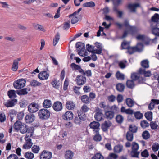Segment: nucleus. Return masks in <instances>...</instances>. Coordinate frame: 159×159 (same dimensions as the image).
Segmentation results:
<instances>
[{
    "mask_svg": "<svg viewBox=\"0 0 159 159\" xmlns=\"http://www.w3.org/2000/svg\"><path fill=\"white\" fill-rule=\"evenodd\" d=\"M38 114L40 119L43 120H46L49 117L50 113L48 110L43 108L39 111Z\"/></svg>",
    "mask_w": 159,
    "mask_h": 159,
    "instance_id": "f257e3e1",
    "label": "nucleus"
},
{
    "mask_svg": "<svg viewBox=\"0 0 159 159\" xmlns=\"http://www.w3.org/2000/svg\"><path fill=\"white\" fill-rule=\"evenodd\" d=\"M32 137V134H31L30 135L28 134H26L24 138L25 142V144L23 146V148L29 149L31 147L33 144V143L32 142L31 139V138Z\"/></svg>",
    "mask_w": 159,
    "mask_h": 159,
    "instance_id": "f03ea898",
    "label": "nucleus"
},
{
    "mask_svg": "<svg viewBox=\"0 0 159 159\" xmlns=\"http://www.w3.org/2000/svg\"><path fill=\"white\" fill-rule=\"evenodd\" d=\"M26 81L23 79H19L14 82L13 86L16 89H19L23 88L25 85Z\"/></svg>",
    "mask_w": 159,
    "mask_h": 159,
    "instance_id": "7ed1b4c3",
    "label": "nucleus"
},
{
    "mask_svg": "<svg viewBox=\"0 0 159 159\" xmlns=\"http://www.w3.org/2000/svg\"><path fill=\"white\" fill-rule=\"evenodd\" d=\"M78 116H75L74 119L75 123L77 124H80L85 120V115L80 111H78Z\"/></svg>",
    "mask_w": 159,
    "mask_h": 159,
    "instance_id": "20e7f679",
    "label": "nucleus"
},
{
    "mask_svg": "<svg viewBox=\"0 0 159 159\" xmlns=\"http://www.w3.org/2000/svg\"><path fill=\"white\" fill-rule=\"evenodd\" d=\"M152 27H158L159 26V15L156 13L152 17L150 22Z\"/></svg>",
    "mask_w": 159,
    "mask_h": 159,
    "instance_id": "39448f33",
    "label": "nucleus"
},
{
    "mask_svg": "<svg viewBox=\"0 0 159 159\" xmlns=\"http://www.w3.org/2000/svg\"><path fill=\"white\" fill-rule=\"evenodd\" d=\"M139 148V145L135 142H133L132 144V151L131 154L132 157H138V155L139 154V152L138 151Z\"/></svg>",
    "mask_w": 159,
    "mask_h": 159,
    "instance_id": "423d86ee",
    "label": "nucleus"
},
{
    "mask_svg": "<svg viewBox=\"0 0 159 159\" xmlns=\"http://www.w3.org/2000/svg\"><path fill=\"white\" fill-rule=\"evenodd\" d=\"M40 159H50L52 157L51 152L44 150L40 154Z\"/></svg>",
    "mask_w": 159,
    "mask_h": 159,
    "instance_id": "0eeeda50",
    "label": "nucleus"
},
{
    "mask_svg": "<svg viewBox=\"0 0 159 159\" xmlns=\"http://www.w3.org/2000/svg\"><path fill=\"white\" fill-rule=\"evenodd\" d=\"M28 108V110L30 112L34 113L38 111L39 106L37 103L33 102L29 105Z\"/></svg>",
    "mask_w": 159,
    "mask_h": 159,
    "instance_id": "6e6552de",
    "label": "nucleus"
},
{
    "mask_svg": "<svg viewBox=\"0 0 159 159\" xmlns=\"http://www.w3.org/2000/svg\"><path fill=\"white\" fill-rule=\"evenodd\" d=\"M86 80L85 75H78L76 78L77 84L78 85H83L86 82Z\"/></svg>",
    "mask_w": 159,
    "mask_h": 159,
    "instance_id": "1a4fd4ad",
    "label": "nucleus"
},
{
    "mask_svg": "<svg viewBox=\"0 0 159 159\" xmlns=\"http://www.w3.org/2000/svg\"><path fill=\"white\" fill-rule=\"evenodd\" d=\"M87 50L89 52H91L92 53L97 54H101V48L100 47H98L99 48L98 51L94 50V47H93L92 45H90L89 44H87L86 46Z\"/></svg>",
    "mask_w": 159,
    "mask_h": 159,
    "instance_id": "9d476101",
    "label": "nucleus"
},
{
    "mask_svg": "<svg viewBox=\"0 0 159 159\" xmlns=\"http://www.w3.org/2000/svg\"><path fill=\"white\" fill-rule=\"evenodd\" d=\"M112 125L111 122L109 121H105L102 124L101 128L104 132L107 131L109 127H110Z\"/></svg>",
    "mask_w": 159,
    "mask_h": 159,
    "instance_id": "9b49d317",
    "label": "nucleus"
},
{
    "mask_svg": "<svg viewBox=\"0 0 159 159\" xmlns=\"http://www.w3.org/2000/svg\"><path fill=\"white\" fill-rule=\"evenodd\" d=\"M49 76V74L46 71H43L40 72L38 75L39 79L42 80L47 79Z\"/></svg>",
    "mask_w": 159,
    "mask_h": 159,
    "instance_id": "f8f14e48",
    "label": "nucleus"
},
{
    "mask_svg": "<svg viewBox=\"0 0 159 159\" xmlns=\"http://www.w3.org/2000/svg\"><path fill=\"white\" fill-rule=\"evenodd\" d=\"M73 114L72 112L68 111L62 116V118L64 120H69L72 119Z\"/></svg>",
    "mask_w": 159,
    "mask_h": 159,
    "instance_id": "ddd939ff",
    "label": "nucleus"
},
{
    "mask_svg": "<svg viewBox=\"0 0 159 159\" xmlns=\"http://www.w3.org/2000/svg\"><path fill=\"white\" fill-rule=\"evenodd\" d=\"M52 107L56 111H59L61 110L62 108V104L59 102H56L54 103Z\"/></svg>",
    "mask_w": 159,
    "mask_h": 159,
    "instance_id": "4468645a",
    "label": "nucleus"
},
{
    "mask_svg": "<svg viewBox=\"0 0 159 159\" xmlns=\"http://www.w3.org/2000/svg\"><path fill=\"white\" fill-rule=\"evenodd\" d=\"M100 124L98 122L93 121L91 122L89 125L90 128L93 129L94 132L95 131L98 130L99 131L100 129Z\"/></svg>",
    "mask_w": 159,
    "mask_h": 159,
    "instance_id": "2eb2a0df",
    "label": "nucleus"
},
{
    "mask_svg": "<svg viewBox=\"0 0 159 159\" xmlns=\"http://www.w3.org/2000/svg\"><path fill=\"white\" fill-rule=\"evenodd\" d=\"M35 119V116L33 114H29L27 115L25 118L26 123H31L33 122Z\"/></svg>",
    "mask_w": 159,
    "mask_h": 159,
    "instance_id": "dca6fc26",
    "label": "nucleus"
},
{
    "mask_svg": "<svg viewBox=\"0 0 159 159\" xmlns=\"http://www.w3.org/2000/svg\"><path fill=\"white\" fill-rule=\"evenodd\" d=\"M21 60V58H18L14 60L11 68L13 71H16L17 70L18 68L19 61Z\"/></svg>",
    "mask_w": 159,
    "mask_h": 159,
    "instance_id": "f3484780",
    "label": "nucleus"
},
{
    "mask_svg": "<svg viewBox=\"0 0 159 159\" xmlns=\"http://www.w3.org/2000/svg\"><path fill=\"white\" fill-rule=\"evenodd\" d=\"M17 102V100L13 99L11 100H8L7 102L4 103V105L7 107H11L14 106Z\"/></svg>",
    "mask_w": 159,
    "mask_h": 159,
    "instance_id": "a211bd4d",
    "label": "nucleus"
},
{
    "mask_svg": "<svg viewBox=\"0 0 159 159\" xmlns=\"http://www.w3.org/2000/svg\"><path fill=\"white\" fill-rule=\"evenodd\" d=\"M137 39L138 40H141L144 42V43L146 45H148L149 42H146L148 40L147 37L144 35H139L136 37Z\"/></svg>",
    "mask_w": 159,
    "mask_h": 159,
    "instance_id": "6ab92c4d",
    "label": "nucleus"
},
{
    "mask_svg": "<svg viewBox=\"0 0 159 159\" xmlns=\"http://www.w3.org/2000/svg\"><path fill=\"white\" fill-rule=\"evenodd\" d=\"M52 105L51 101L50 100L46 99L44 100L43 103V106L45 108H48L50 107Z\"/></svg>",
    "mask_w": 159,
    "mask_h": 159,
    "instance_id": "aec40b11",
    "label": "nucleus"
},
{
    "mask_svg": "<svg viewBox=\"0 0 159 159\" xmlns=\"http://www.w3.org/2000/svg\"><path fill=\"white\" fill-rule=\"evenodd\" d=\"M140 6L139 3L129 4L128 5V7L130 10L131 11L135 12L136 11V8Z\"/></svg>",
    "mask_w": 159,
    "mask_h": 159,
    "instance_id": "412c9836",
    "label": "nucleus"
},
{
    "mask_svg": "<svg viewBox=\"0 0 159 159\" xmlns=\"http://www.w3.org/2000/svg\"><path fill=\"white\" fill-rule=\"evenodd\" d=\"M66 107L69 110H71L74 109L75 104L72 101H68L66 105Z\"/></svg>",
    "mask_w": 159,
    "mask_h": 159,
    "instance_id": "4be33fe9",
    "label": "nucleus"
},
{
    "mask_svg": "<svg viewBox=\"0 0 159 159\" xmlns=\"http://www.w3.org/2000/svg\"><path fill=\"white\" fill-rule=\"evenodd\" d=\"M139 73L140 74H143L145 77H150L151 75V72L149 71H146L143 68H140L139 69Z\"/></svg>",
    "mask_w": 159,
    "mask_h": 159,
    "instance_id": "5701e85b",
    "label": "nucleus"
},
{
    "mask_svg": "<svg viewBox=\"0 0 159 159\" xmlns=\"http://www.w3.org/2000/svg\"><path fill=\"white\" fill-rule=\"evenodd\" d=\"M103 114L99 110L95 114V118L98 121H100L103 119Z\"/></svg>",
    "mask_w": 159,
    "mask_h": 159,
    "instance_id": "b1692460",
    "label": "nucleus"
},
{
    "mask_svg": "<svg viewBox=\"0 0 159 159\" xmlns=\"http://www.w3.org/2000/svg\"><path fill=\"white\" fill-rule=\"evenodd\" d=\"M105 115L106 118L110 120L112 119L114 117V112L112 111H105Z\"/></svg>",
    "mask_w": 159,
    "mask_h": 159,
    "instance_id": "393cba45",
    "label": "nucleus"
},
{
    "mask_svg": "<svg viewBox=\"0 0 159 159\" xmlns=\"http://www.w3.org/2000/svg\"><path fill=\"white\" fill-rule=\"evenodd\" d=\"M136 52H140L143 51V46L142 43H138L135 46H134Z\"/></svg>",
    "mask_w": 159,
    "mask_h": 159,
    "instance_id": "a878e982",
    "label": "nucleus"
},
{
    "mask_svg": "<svg viewBox=\"0 0 159 159\" xmlns=\"http://www.w3.org/2000/svg\"><path fill=\"white\" fill-rule=\"evenodd\" d=\"M65 157L66 159H71L73 157V152L70 150L67 151L65 152Z\"/></svg>",
    "mask_w": 159,
    "mask_h": 159,
    "instance_id": "bb28decb",
    "label": "nucleus"
},
{
    "mask_svg": "<svg viewBox=\"0 0 159 159\" xmlns=\"http://www.w3.org/2000/svg\"><path fill=\"white\" fill-rule=\"evenodd\" d=\"M123 146L118 144L115 146L114 148V151L115 152L119 153L121 152L123 149Z\"/></svg>",
    "mask_w": 159,
    "mask_h": 159,
    "instance_id": "cd10ccee",
    "label": "nucleus"
},
{
    "mask_svg": "<svg viewBox=\"0 0 159 159\" xmlns=\"http://www.w3.org/2000/svg\"><path fill=\"white\" fill-rule=\"evenodd\" d=\"M126 139L129 141H132L133 139V134L131 131H128L126 135Z\"/></svg>",
    "mask_w": 159,
    "mask_h": 159,
    "instance_id": "c85d7f7f",
    "label": "nucleus"
},
{
    "mask_svg": "<svg viewBox=\"0 0 159 159\" xmlns=\"http://www.w3.org/2000/svg\"><path fill=\"white\" fill-rule=\"evenodd\" d=\"M95 135L93 137V139L96 141H100L102 139V137L99 134V132L98 130L95 131Z\"/></svg>",
    "mask_w": 159,
    "mask_h": 159,
    "instance_id": "c756f323",
    "label": "nucleus"
},
{
    "mask_svg": "<svg viewBox=\"0 0 159 159\" xmlns=\"http://www.w3.org/2000/svg\"><path fill=\"white\" fill-rule=\"evenodd\" d=\"M116 122L119 124H121L124 120L123 117L120 115H118L116 117Z\"/></svg>",
    "mask_w": 159,
    "mask_h": 159,
    "instance_id": "7c9ffc66",
    "label": "nucleus"
},
{
    "mask_svg": "<svg viewBox=\"0 0 159 159\" xmlns=\"http://www.w3.org/2000/svg\"><path fill=\"white\" fill-rule=\"evenodd\" d=\"M23 123L21 122L20 121H17L14 124V129L17 131H18L20 129V128Z\"/></svg>",
    "mask_w": 159,
    "mask_h": 159,
    "instance_id": "2f4dec72",
    "label": "nucleus"
},
{
    "mask_svg": "<svg viewBox=\"0 0 159 159\" xmlns=\"http://www.w3.org/2000/svg\"><path fill=\"white\" fill-rule=\"evenodd\" d=\"M27 90V88H24L20 90L17 91L16 93L20 95H25L28 93Z\"/></svg>",
    "mask_w": 159,
    "mask_h": 159,
    "instance_id": "473e14b6",
    "label": "nucleus"
},
{
    "mask_svg": "<svg viewBox=\"0 0 159 159\" xmlns=\"http://www.w3.org/2000/svg\"><path fill=\"white\" fill-rule=\"evenodd\" d=\"M130 42L124 41L121 44V49H127L130 47Z\"/></svg>",
    "mask_w": 159,
    "mask_h": 159,
    "instance_id": "72a5a7b5",
    "label": "nucleus"
},
{
    "mask_svg": "<svg viewBox=\"0 0 159 159\" xmlns=\"http://www.w3.org/2000/svg\"><path fill=\"white\" fill-rule=\"evenodd\" d=\"M7 94L10 98H13L16 97L15 91L13 90H11L8 91Z\"/></svg>",
    "mask_w": 159,
    "mask_h": 159,
    "instance_id": "f704fd0d",
    "label": "nucleus"
},
{
    "mask_svg": "<svg viewBox=\"0 0 159 159\" xmlns=\"http://www.w3.org/2000/svg\"><path fill=\"white\" fill-rule=\"evenodd\" d=\"M126 103L128 107H132L134 105V102L131 99L129 98L126 99Z\"/></svg>",
    "mask_w": 159,
    "mask_h": 159,
    "instance_id": "c9c22d12",
    "label": "nucleus"
},
{
    "mask_svg": "<svg viewBox=\"0 0 159 159\" xmlns=\"http://www.w3.org/2000/svg\"><path fill=\"white\" fill-rule=\"evenodd\" d=\"M95 3L92 1L86 2L83 4V6L84 7H95Z\"/></svg>",
    "mask_w": 159,
    "mask_h": 159,
    "instance_id": "e433bc0d",
    "label": "nucleus"
},
{
    "mask_svg": "<svg viewBox=\"0 0 159 159\" xmlns=\"http://www.w3.org/2000/svg\"><path fill=\"white\" fill-rule=\"evenodd\" d=\"M27 130L28 126L26 125L23 123L19 130H20V132L24 134L27 132Z\"/></svg>",
    "mask_w": 159,
    "mask_h": 159,
    "instance_id": "4c0bfd02",
    "label": "nucleus"
},
{
    "mask_svg": "<svg viewBox=\"0 0 159 159\" xmlns=\"http://www.w3.org/2000/svg\"><path fill=\"white\" fill-rule=\"evenodd\" d=\"M30 84L32 86L35 87L40 85L41 84L35 80H33L30 82Z\"/></svg>",
    "mask_w": 159,
    "mask_h": 159,
    "instance_id": "58836bf2",
    "label": "nucleus"
},
{
    "mask_svg": "<svg viewBox=\"0 0 159 159\" xmlns=\"http://www.w3.org/2000/svg\"><path fill=\"white\" fill-rule=\"evenodd\" d=\"M116 76L118 80H123L125 79V75L119 71H117L116 74Z\"/></svg>",
    "mask_w": 159,
    "mask_h": 159,
    "instance_id": "ea45409f",
    "label": "nucleus"
},
{
    "mask_svg": "<svg viewBox=\"0 0 159 159\" xmlns=\"http://www.w3.org/2000/svg\"><path fill=\"white\" fill-rule=\"evenodd\" d=\"M116 88L117 90L119 92H123L125 88L124 85L121 83H119L116 84Z\"/></svg>",
    "mask_w": 159,
    "mask_h": 159,
    "instance_id": "a19ab883",
    "label": "nucleus"
},
{
    "mask_svg": "<svg viewBox=\"0 0 159 159\" xmlns=\"http://www.w3.org/2000/svg\"><path fill=\"white\" fill-rule=\"evenodd\" d=\"M152 113L151 111H149L146 113L145 116L146 118L149 121H151L152 119Z\"/></svg>",
    "mask_w": 159,
    "mask_h": 159,
    "instance_id": "79ce46f5",
    "label": "nucleus"
},
{
    "mask_svg": "<svg viewBox=\"0 0 159 159\" xmlns=\"http://www.w3.org/2000/svg\"><path fill=\"white\" fill-rule=\"evenodd\" d=\"M60 37L59 33L58 32H57L53 39V44L54 46H55L58 42L60 39Z\"/></svg>",
    "mask_w": 159,
    "mask_h": 159,
    "instance_id": "37998d69",
    "label": "nucleus"
},
{
    "mask_svg": "<svg viewBox=\"0 0 159 159\" xmlns=\"http://www.w3.org/2000/svg\"><path fill=\"white\" fill-rule=\"evenodd\" d=\"M40 148L37 145H34L32 148L31 150L32 152L34 153H38L40 150Z\"/></svg>",
    "mask_w": 159,
    "mask_h": 159,
    "instance_id": "c03bdc74",
    "label": "nucleus"
},
{
    "mask_svg": "<svg viewBox=\"0 0 159 159\" xmlns=\"http://www.w3.org/2000/svg\"><path fill=\"white\" fill-rule=\"evenodd\" d=\"M141 65L144 68H148L149 67V61L147 60H144L141 61Z\"/></svg>",
    "mask_w": 159,
    "mask_h": 159,
    "instance_id": "a18cd8bd",
    "label": "nucleus"
},
{
    "mask_svg": "<svg viewBox=\"0 0 159 159\" xmlns=\"http://www.w3.org/2000/svg\"><path fill=\"white\" fill-rule=\"evenodd\" d=\"M152 27V33L156 36H159V28L156 27Z\"/></svg>",
    "mask_w": 159,
    "mask_h": 159,
    "instance_id": "49530a36",
    "label": "nucleus"
},
{
    "mask_svg": "<svg viewBox=\"0 0 159 159\" xmlns=\"http://www.w3.org/2000/svg\"><path fill=\"white\" fill-rule=\"evenodd\" d=\"M76 47L78 49V50H84L85 49L84 44V43L80 42H78L76 43Z\"/></svg>",
    "mask_w": 159,
    "mask_h": 159,
    "instance_id": "de8ad7c7",
    "label": "nucleus"
},
{
    "mask_svg": "<svg viewBox=\"0 0 159 159\" xmlns=\"http://www.w3.org/2000/svg\"><path fill=\"white\" fill-rule=\"evenodd\" d=\"M127 86L129 88H132L134 86V84L133 80H127L126 83Z\"/></svg>",
    "mask_w": 159,
    "mask_h": 159,
    "instance_id": "09e8293b",
    "label": "nucleus"
},
{
    "mask_svg": "<svg viewBox=\"0 0 159 159\" xmlns=\"http://www.w3.org/2000/svg\"><path fill=\"white\" fill-rule=\"evenodd\" d=\"M137 127L134 125H130L129 127V131H131V132L133 133H135L137 132Z\"/></svg>",
    "mask_w": 159,
    "mask_h": 159,
    "instance_id": "8fccbe9b",
    "label": "nucleus"
},
{
    "mask_svg": "<svg viewBox=\"0 0 159 159\" xmlns=\"http://www.w3.org/2000/svg\"><path fill=\"white\" fill-rule=\"evenodd\" d=\"M34 27L35 29L37 30H39L43 32H45L46 30L44 28L43 26L40 25L36 24L34 25Z\"/></svg>",
    "mask_w": 159,
    "mask_h": 159,
    "instance_id": "3c124183",
    "label": "nucleus"
},
{
    "mask_svg": "<svg viewBox=\"0 0 159 159\" xmlns=\"http://www.w3.org/2000/svg\"><path fill=\"white\" fill-rule=\"evenodd\" d=\"M25 157L27 159H32L34 157V154L31 152H27L25 154Z\"/></svg>",
    "mask_w": 159,
    "mask_h": 159,
    "instance_id": "603ef678",
    "label": "nucleus"
},
{
    "mask_svg": "<svg viewBox=\"0 0 159 159\" xmlns=\"http://www.w3.org/2000/svg\"><path fill=\"white\" fill-rule=\"evenodd\" d=\"M143 138L145 139H147L150 137V135L148 131L146 130L144 131L142 134Z\"/></svg>",
    "mask_w": 159,
    "mask_h": 159,
    "instance_id": "864d4df0",
    "label": "nucleus"
},
{
    "mask_svg": "<svg viewBox=\"0 0 159 159\" xmlns=\"http://www.w3.org/2000/svg\"><path fill=\"white\" fill-rule=\"evenodd\" d=\"M140 125L142 128H145L149 126V124L146 120H143L141 122Z\"/></svg>",
    "mask_w": 159,
    "mask_h": 159,
    "instance_id": "5fc2aeb1",
    "label": "nucleus"
},
{
    "mask_svg": "<svg viewBox=\"0 0 159 159\" xmlns=\"http://www.w3.org/2000/svg\"><path fill=\"white\" fill-rule=\"evenodd\" d=\"M82 101L85 103H88L89 102V98L87 95H84L82 96L81 98Z\"/></svg>",
    "mask_w": 159,
    "mask_h": 159,
    "instance_id": "6e6d98bb",
    "label": "nucleus"
},
{
    "mask_svg": "<svg viewBox=\"0 0 159 159\" xmlns=\"http://www.w3.org/2000/svg\"><path fill=\"white\" fill-rule=\"evenodd\" d=\"M92 159H104L103 157L100 153H97L92 157Z\"/></svg>",
    "mask_w": 159,
    "mask_h": 159,
    "instance_id": "4d7b16f0",
    "label": "nucleus"
},
{
    "mask_svg": "<svg viewBox=\"0 0 159 159\" xmlns=\"http://www.w3.org/2000/svg\"><path fill=\"white\" fill-rule=\"evenodd\" d=\"M128 51L127 53H128L129 54H133L135 52H136L134 47H131L130 46L128 49Z\"/></svg>",
    "mask_w": 159,
    "mask_h": 159,
    "instance_id": "13d9d810",
    "label": "nucleus"
},
{
    "mask_svg": "<svg viewBox=\"0 0 159 159\" xmlns=\"http://www.w3.org/2000/svg\"><path fill=\"white\" fill-rule=\"evenodd\" d=\"M127 30H129V31H128L129 32L132 34H133L137 31V29L135 27L131 26Z\"/></svg>",
    "mask_w": 159,
    "mask_h": 159,
    "instance_id": "bf43d9fd",
    "label": "nucleus"
},
{
    "mask_svg": "<svg viewBox=\"0 0 159 159\" xmlns=\"http://www.w3.org/2000/svg\"><path fill=\"white\" fill-rule=\"evenodd\" d=\"M139 75L137 73L132 74L131 75V78L133 80H137L139 78Z\"/></svg>",
    "mask_w": 159,
    "mask_h": 159,
    "instance_id": "052dcab7",
    "label": "nucleus"
},
{
    "mask_svg": "<svg viewBox=\"0 0 159 159\" xmlns=\"http://www.w3.org/2000/svg\"><path fill=\"white\" fill-rule=\"evenodd\" d=\"M150 125L152 129H156L158 127V125L156 121L151 122Z\"/></svg>",
    "mask_w": 159,
    "mask_h": 159,
    "instance_id": "680f3d73",
    "label": "nucleus"
},
{
    "mask_svg": "<svg viewBox=\"0 0 159 159\" xmlns=\"http://www.w3.org/2000/svg\"><path fill=\"white\" fill-rule=\"evenodd\" d=\"M135 117L138 119H140L143 117V115L140 112L137 111L134 113Z\"/></svg>",
    "mask_w": 159,
    "mask_h": 159,
    "instance_id": "e2e57ef3",
    "label": "nucleus"
},
{
    "mask_svg": "<svg viewBox=\"0 0 159 159\" xmlns=\"http://www.w3.org/2000/svg\"><path fill=\"white\" fill-rule=\"evenodd\" d=\"M111 111L115 113H117L119 111V109L115 105H114L111 106L110 108Z\"/></svg>",
    "mask_w": 159,
    "mask_h": 159,
    "instance_id": "0e129e2a",
    "label": "nucleus"
},
{
    "mask_svg": "<svg viewBox=\"0 0 159 159\" xmlns=\"http://www.w3.org/2000/svg\"><path fill=\"white\" fill-rule=\"evenodd\" d=\"M51 84L53 87L56 88H57L59 85V81H57L56 80H53L51 83Z\"/></svg>",
    "mask_w": 159,
    "mask_h": 159,
    "instance_id": "69168bd1",
    "label": "nucleus"
},
{
    "mask_svg": "<svg viewBox=\"0 0 159 159\" xmlns=\"http://www.w3.org/2000/svg\"><path fill=\"white\" fill-rule=\"evenodd\" d=\"M89 108L85 104L83 105V106L81 107V110H80L81 112L84 113V112H87L89 110Z\"/></svg>",
    "mask_w": 159,
    "mask_h": 159,
    "instance_id": "338daca9",
    "label": "nucleus"
},
{
    "mask_svg": "<svg viewBox=\"0 0 159 159\" xmlns=\"http://www.w3.org/2000/svg\"><path fill=\"white\" fill-rule=\"evenodd\" d=\"M99 106L101 108H103L105 111H106L108 107V105H106L105 103L103 102H101L99 104Z\"/></svg>",
    "mask_w": 159,
    "mask_h": 159,
    "instance_id": "774afa93",
    "label": "nucleus"
}]
</instances>
